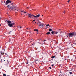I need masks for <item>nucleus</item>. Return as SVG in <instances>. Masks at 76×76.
<instances>
[{
  "label": "nucleus",
  "mask_w": 76,
  "mask_h": 76,
  "mask_svg": "<svg viewBox=\"0 0 76 76\" xmlns=\"http://www.w3.org/2000/svg\"><path fill=\"white\" fill-rule=\"evenodd\" d=\"M7 7L8 9H11L12 10L14 11H16L17 10L18 11L19 10V8L16 6H15V5H12V4H9V5H7Z\"/></svg>",
  "instance_id": "1"
},
{
  "label": "nucleus",
  "mask_w": 76,
  "mask_h": 76,
  "mask_svg": "<svg viewBox=\"0 0 76 76\" xmlns=\"http://www.w3.org/2000/svg\"><path fill=\"white\" fill-rule=\"evenodd\" d=\"M28 17H29V18H32V16H33V17H34L36 18H39V16H40V14H38L37 15L35 16L34 15L31 14H29V13H28Z\"/></svg>",
  "instance_id": "2"
},
{
  "label": "nucleus",
  "mask_w": 76,
  "mask_h": 76,
  "mask_svg": "<svg viewBox=\"0 0 76 76\" xmlns=\"http://www.w3.org/2000/svg\"><path fill=\"white\" fill-rule=\"evenodd\" d=\"M7 22L8 23V26H10V27H13V26L14 27H15V26H14L15 25V23H12L11 24L12 22L10 21H8Z\"/></svg>",
  "instance_id": "3"
},
{
  "label": "nucleus",
  "mask_w": 76,
  "mask_h": 76,
  "mask_svg": "<svg viewBox=\"0 0 76 76\" xmlns=\"http://www.w3.org/2000/svg\"><path fill=\"white\" fill-rule=\"evenodd\" d=\"M11 2L10 0H7L5 2V5H8L9 3H11Z\"/></svg>",
  "instance_id": "4"
},
{
  "label": "nucleus",
  "mask_w": 76,
  "mask_h": 76,
  "mask_svg": "<svg viewBox=\"0 0 76 76\" xmlns=\"http://www.w3.org/2000/svg\"><path fill=\"white\" fill-rule=\"evenodd\" d=\"M74 35H75V34L74 32H72L69 33V36L70 37H73V36H74Z\"/></svg>",
  "instance_id": "5"
},
{
  "label": "nucleus",
  "mask_w": 76,
  "mask_h": 76,
  "mask_svg": "<svg viewBox=\"0 0 76 76\" xmlns=\"http://www.w3.org/2000/svg\"><path fill=\"white\" fill-rule=\"evenodd\" d=\"M58 34L59 35V36H61V37H63V36H64V33H58Z\"/></svg>",
  "instance_id": "6"
},
{
  "label": "nucleus",
  "mask_w": 76,
  "mask_h": 76,
  "mask_svg": "<svg viewBox=\"0 0 76 76\" xmlns=\"http://www.w3.org/2000/svg\"><path fill=\"white\" fill-rule=\"evenodd\" d=\"M58 32L57 31H54L51 32L52 34H57Z\"/></svg>",
  "instance_id": "7"
},
{
  "label": "nucleus",
  "mask_w": 76,
  "mask_h": 76,
  "mask_svg": "<svg viewBox=\"0 0 76 76\" xmlns=\"http://www.w3.org/2000/svg\"><path fill=\"white\" fill-rule=\"evenodd\" d=\"M44 26H49L50 27V25L49 24H44Z\"/></svg>",
  "instance_id": "8"
},
{
  "label": "nucleus",
  "mask_w": 76,
  "mask_h": 76,
  "mask_svg": "<svg viewBox=\"0 0 76 76\" xmlns=\"http://www.w3.org/2000/svg\"><path fill=\"white\" fill-rule=\"evenodd\" d=\"M50 34H51V33H50V32H49L47 33L46 34H47V35H50Z\"/></svg>",
  "instance_id": "9"
},
{
  "label": "nucleus",
  "mask_w": 76,
  "mask_h": 76,
  "mask_svg": "<svg viewBox=\"0 0 76 76\" xmlns=\"http://www.w3.org/2000/svg\"><path fill=\"white\" fill-rule=\"evenodd\" d=\"M38 29H34V31H36V32H38Z\"/></svg>",
  "instance_id": "10"
},
{
  "label": "nucleus",
  "mask_w": 76,
  "mask_h": 76,
  "mask_svg": "<svg viewBox=\"0 0 76 76\" xmlns=\"http://www.w3.org/2000/svg\"><path fill=\"white\" fill-rule=\"evenodd\" d=\"M39 26H40V28H42V27H43V25H42L41 24Z\"/></svg>",
  "instance_id": "11"
},
{
  "label": "nucleus",
  "mask_w": 76,
  "mask_h": 76,
  "mask_svg": "<svg viewBox=\"0 0 76 76\" xmlns=\"http://www.w3.org/2000/svg\"><path fill=\"white\" fill-rule=\"evenodd\" d=\"M49 31H52V29H51V28H50L49 29Z\"/></svg>",
  "instance_id": "12"
},
{
  "label": "nucleus",
  "mask_w": 76,
  "mask_h": 76,
  "mask_svg": "<svg viewBox=\"0 0 76 76\" xmlns=\"http://www.w3.org/2000/svg\"><path fill=\"white\" fill-rule=\"evenodd\" d=\"M3 76H6V75L5 74H3Z\"/></svg>",
  "instance_id": "13"
},
{
  "label": "nucleus",
  "mask_w": 76,
  "mask_h": 76,
  "mask_svg": "<svg viewBox=\"0 0 76 76\" xmlns=\"http://www.w3.org/2000/svg\"><path fill=\"white\" fill-rule=\"evenodd\" d=\"M54 57H55V56H53L51 57L52 58H54Z\"/></svg>",
  "instance_id": "14"
},
{
  "label": "nucleus",
  "mask_w": 76,
  "mask_h": 76,
  "mask_svg": "<svg viewBox=\"0 0 76 76\" xmlns=\"http://www.w3.org/2000/svg\"><path fill=\"white\" fill-rule=\"evenodd\" d=\"M23 13H26V12L25 11H23Z\"/></svg>",
  "instance_id": "15"
},
{
  "label": "nucleus",
  "mask_w": 76,
  "mask_h": 76,
  "mask_svg": "<svg viewBox=\"0 0 76 76\" xmlns=\"http://www.w3.org/2000/svg\"><path fill=\"white\" fill-rule=\"evenodd\" d=\"M1 54L2 55H3V54H4V53L1 52Z\"/></svg>",
  "instance_id": "16"
},
{
  "label": "nucleus",
  "mask_w": 76,
  "mask_h": 76,
  "mask_svg": "<svg viewBox=\"0 0 76 76\" xmlns=\"http://www.w3.org/2000/svg\"><path fill=\"white\" fill-rule=\"evenodd\" d=\"M70 1V0H69L68 1V3H69Z\"/></svg>",
  "instance_id": "17"
},
{
  "label": "nucleus",
  "mask_w": 76,
  "mask_h": 76,
  "mask_svg": "<svg viewBox=\"0 0 76 76\" xmlns=\"http://www.w3.org/2000/svg\"><path fill=\"white\" fill-rule=\"evenodd\" d=\"M69 73H70V74H72V72H69Z\"/></svg>",
  "instance_id": "18"
},
{
  "label": "nucleus",
  "mask_w": 76,
  "mask_h": 76,
  "mask_svg": "<svg viewBox=\"0 0 76 76\" xmlns=\"http://www.w3.org/2000/svg\"><path fill=\"white\" fill-rule=\"evenodd\" d=\"M66 13V11H64V13Z\"/></svg>",
  "instance_id": "19"
},
{
  "label": "nucleus",
  "mask_w": 76,
  "mask_h": 76,
  "mask_svg": "<svg viewBox=\"0 0 76 76\" xmlns=\"http://www.w3.org/2000/svg\"><path fill=\"white\" fill-rule=\"evenodd\" d=\"M35 20H33L32 22H35Z\"/></svg>",
  "instance_id": "20"
},
{
  "label": "nucleus",
  "mask_w": 76,
  "mask_h": 76,
  "mask_svg": "<svg viewBox=\"0 0 76 76\" xmlns=\"http://www.w3.org/2000/svg\"><path fill=\"white\" fill-rule=\"evenodd\" d=\"M23 12H24V11H21V12H23Z\"/></svg>",
  "instance_id": "21"
},
{
  "label": "nucleus",
  "mask_w": 76,
  "mask_h": 76,
  "mask_svg": "<svg viewBox=\"0 0 76 76\" xmlns=\"http://www.w3.org/2000/svg\"><path fill=\"white\" fill-rule=\"evenodd\" d=\"M49 68H50V69H51V67H49Z\"/></svg>",
  "instance_id": "22"
},
{
  "label": "nucleus",
  "mask_w": 76,
  "mask_h": 76,
  "mask_svg": "<svg viewBox=\"0 0 76 76\" xmlns=\"http://www.w3.org/2000/svg\"><path fill=\"white\" fill-rule=\"evenodd\" d=\"M52 67H53L54 66V65H52Z\"/></svg>",
  "instance_id": "23"
},
{
  "label": "nucleus",
  "mask_w": 76,
  "mask_h": 76,
  "mask_svg": "<svg viewBox=\"0 0 76 76\" xmlns=\"http://www.w3.org/2000/svg\"><path fill=\"white\" fill-rule=\"evenodd\" d=\"M4 3H6V1H4Z\"/></svg>",
  "instance_id": "24"
},
{
  "label": "nucleus",
  "mask_w": 76,
  "mask_h": 76,
  "mask_svg": "<svg viewBox=\"0 0 76 76\" xmlns=\"http://www.w3.org/2000/svg\"><path fill=\"white\" fill-rule=\"evenodd\" d=\"M1 55L0 54V57H1Z\"/></svg>",
  "instance_id": "25"
},
{
  "label": "nucleus",
  "mask_w": 76,
  "mask_h": 76,
  "mask_svg": "<svg viewBox=\"0 0 76 76\" xmlns=\"http://www.w3.org/2000/svg\"><path fill=\"white\" fill-rule=\"evenodd\" d=\"M26 29H28V28H26Z\"/></svg>",
  "instance_id": "26"
},
{
  "label": "nucleus",
  "mask_w": 76,
  "mask_h": 76,
  "mask_svg": "<svg viewBox=\"0 0 76 76\" xmlns=\"http://www.w3.org/2000/svg\"><path fill=\"white\" fill-rule=\"evenodd\" d=\"M46 41V40H44V41Z\"/></svg>",
  "instance_id": "27"
},
{
  "label": "nucleus",
  "mask_w": 76,
  "mask_h": 76,
  "mask_svg": "<svg viewBox=\"0 0 76 76\" xmlns=\"http://www.w3.org/2000/svg\"><path fill=\"white\" fill-rule=\"evenodd\" d=\"M0 26H1V25L0 24Z\"/></svg>",
  "instance_id": "28"
},
{
  "label": "nucleus",
  "mask_w": 76,
  "mask_h": 76,
  "mask_svg": "<svg viewBox=\"0 0 76 76\" xmlns=\"http://www.w3.org/2000/svg\"><path fill=\"white\" fill-rule=\"evenodd\" d=\"M27 64H28V63H27Z\"/></svg>",
  "instance_id": "29"
},
{
  "label": "nucleus",
  "mask_w": 76,
  "mask_h": 76,
  "mask_svg": "<svg viewBox=\"0 0 76 76\" xmlns=\"http://www.w3.org/2000/svg\"><path fill=\"white\" fill-rule=\"evenodd\" d=\"M42 16H43V15H42Z\"/></svg>",
  "instance_id": "30"
},
{
  "label": "nucleus",
  "mask_w": 76,
  "mask_h": 76,
  "mask_svg": "<svg viewBox=\"0 0 76 76\" xmlns=\"http://www.w3.org/2000/svg\"><path fill=\"white\" fill-rule=\"evenodd\" d=\"M1 19V18L0 17V20Z\"/></svg>",
  "instance_id": "31"
},
{
  "label": "nucleus",
  "mask_w": 76,
  "mask_h": 76,
  "mask_svg": "<svg viewBox=\"0 0 76 76\" xmlns=\"http://www.w3.org/2000/svg\"><path fill=\"white\" fill-rule=\"evenodd\" d=\"M21 28H22V27H20Z\"/></svg>",
  "instance_id": "32"
},
{
  "label": "nucleus",
  "mask_w": 76,
  "mask_h": 76,
  "mask_svg": "<svg viewBox=\"0 0 76 76\" xmlns=\"http://www.w3.org/2000/svg\"><path fill=\"white\" fill-rule=\"evenodd\" d=\"M27 8H28V7H27Z\"/></svg>",
  "instance_id": "33"
},
{
  "label": "nucleus",
  "mask_w": 76,
  "mask_h": 76,
  "mask_svg": "<svg viewBox=\"0 0 76 76\" xmlns=\"http://www.w3.org/2000/svg\"><path fill=\"white\" fill-rule=\"evenodd\" d=\"M35 23H36V22H35Z\"/></svg>",
  "instance_id": "34"
},
{
  "label": "nucleus",
  "mask_w": 76,
  "mask_h": 76,
  "mask_svg": "<svg viewBox=\"0 0 76 76\" xmlns=\"http://www.w3.org/2000/svg\"><path fill=\"white\" fill-rule=\"evenodd\" d=\"M33 23H34V22Z\"/></svg>",
  "instance_id": "35"
}]
</instances>
